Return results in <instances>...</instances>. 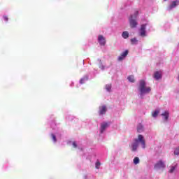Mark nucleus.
Listing matches in <instances>:
<instances>
[{
	"label": "nucleus",
	"instance_id": "1",
	"mask_svg": "<svg viewBox=\"0 0 179 179\" xmlns=\"http://www.w3.org/2000/svg\"><path fill=\"white\" fill-rule=\"evenodd\" d=\"M138 90L141 96H143V94H148L152 92V88L150 87H146V82L145 80H141L139 81Z\"/></svg>",
	"mask_w": 179,
	"mask_h": 179
},
{
	"label": "nucleus",
	"instance_id": "2",
	"mask_svg": "<svg viewBox=\"0 0 179 179\" xmlns=\"http://www.w3.org/2000/svg\"><path fill=\"white\" fill-rule=\"evenodd\" d=\"M138 15H139V11L136 10L134 14L131 15L129 19V24L131 29H135V27L138 26V22H136V17H138Z\"/></svg>",
	"mask_w": 179,
	"mask_h": 179
},
{
	"label": "nucleus",
	"instance_id": "3",
	"mask_svg": "<svg viewBox=\"0 0 179 179\" xmlns=\"http://www.w3.org/2000/svg\"><path fill=\"white\" fill-rule=\"evenodd\" d=\"M135 141H138V143L141 144L143 149H145L146 148V141H145V137L142 136V134H139L138 136V138H136Z\"/></svg>",
	"mask_w": 179,
	"mask_h": 179
},
{
	"label": "nucleus",
	"instance_id": "4",
	"mask_svg": "<svg viewBox=\"0 0 179 179\" xmlns=\"http://www.w3.org/2000/svg\"><path fill=\"white\" fill-rule=\"evenodd\" d=\"M155 169L160 170V169H166V164L162 160L158 161L154 166Z\"/></svg>",
	"mask_w": 179,
	"mask_h": 179
},
{
	"label": "nucleus",
	"instance_id": "5",
	"mask_svg": "<svg viewBox=\"0 0 179 179\" xmlns=\"http://www.w3.org/2000/svg\"><path fill=\"white\" fill-rule=\"evenodd\" d=\"M140 36L146 37V24H142L140 28Z\"/></svg>",
	"mask_w": 179,
	"mask_h": 179
},
{
	"label": "nucleus",
	"instance_id": "6",
	"mask_svg": "<svg viewBox=\"0 0 179 179\" xmlns=\"http://www.w3.org/2000/svg\"><path fill=\"white\" fill-rule=\"evenodd\" d=\"M138 146H139V143H138V140H134V142L132 143L131 145L132 152H136V149H138Z\"/></svg>",
	"mask_w": 179,
	"mask_h": 179
},
{
	"label": "nucleus",
	"instance_id": "7",
	"mask_svg": "<svg viewBox=\"0 0 179 179\" xmlns=\"http://www.w3.org/2000/svg\"><path fill=\"white\" fill-rule=\"evenodd\" d=\"M98 41L100 45H106V38L104 36H103V35H99Z\"/></svg>",
	"mask_w": 179,
	"mask_h": 179
},
{
	"label": "nucleus",
	"instance_id": "8",
	"mask_svg": "<svg viewBox=\"0 0 179 179\" xmlns=\"http://www.w3.org/2000/svg\"><path fill=\"white\" fill-rule=\"evenodd\" d=\"M128 50H125L124 52H122L119 57H118V61H122L125 59V57L128 55Z\"/></svg>",
	"mask_w": 179,
	"mask_h": 179
},
{
	"label": "nucleus",
	"instance_id": "9",
	"mask_svg": "<svg viewBox=\"0 0 179 179\" xmlns=\"http://www.w3.org/2000/svg\"><path fill=\"white\" fill-rule=\"evenodd\" d=\"M107 112V107L106 106H100L99 107V114L101 115H103V114H106Z\"/></svg>",
	"mask_w": 179,
	"mask_h": 179
},
{
	"label": "nucleus",
	"instance_id": "10",
	"mask_svg": "<svg viewBox=\"0 0 179 179\" xmlns=\"http://www.w3.org/2000/svg\"><path fill=\"white\" fill-rule=\"evenodd\" d=\"M153 78L156 79V80H159V79H162V72L156 71L154 73Z\"/></svg>",
	"mask_w": 179,
	"mask_h": 179
},
{
	"label": "nucleus",
	"instance_id": "11",
	"mask_svg": "<svg viewBox=\"0 0 179 179\" xmlns=\"http://www.w3.org/2000/svg\"><path fill=\"white\" fill-rule=\"evenodd\" d=\"M107 127H108V124L107 123H102L101 124V134H103V132L106 131V128H107Z\"/></svg>",
	"mask_w": 179,
	"mask_h": 179
},
{
	"label": "nucleus",
	"instance_id": "12",
	"mask_svg": "<svg viewBox=\"0 0 179 179\" xmlns=\"http://www.w3.org/2000/svg\"><path fill=\"white\" fill-rule=\"evenodd\" d=\"M137 132H143V125L142 124H138L137 126Z\"/></svg>",
	"mask_w": 179,
	"mask_h": 179
},
{
	"label": "nucleus",
	"instance_id": "13",
	"mask_svg": "<svg viewBox=\"0 0 179 179\" xmlns=\"http://www.w3.org/2000/svg\"><path fill=\"white\" fill-rule=\"evenodd\" d=\"M162 117H164L165 121H167L169 120V115H170V113L169 111H165L164 113L162 114Z\"/></svg>",
	"mask_w": 179,
	"mask_h": 179
},
{
	"label": "nucleus",
	"instance_id": "14",
	"mask_svg": "<svg viewBox=\"0 0 179 179\" xmlns=\"http://www.w3.org/2000/svg\"><path fill=\"white\" fill-rule=\"evenodd\" d=\"M178 1H172V3L169 6V9L171 10V9L176 8L177 6Z\"/></svg>",
	"mask_w": 179,
	"mask_h": 179
},
{
	"label": "nucleus",
	"instance_id": "15",
	"mask_svg": "<svg viewBox=\"0 0 179 179\" xmlns=\"http://www.w3.org/2000/svg\"><path fill=\"white\" fill-rule=\"evenodd\" d=\"M129 82H131V83H134L135 82V77L134 75L129 76L127 78Z\"/></svg>",
	"mask_w": 179,
	"mask_h": 179
},
{
	"label": "nucleus",
	"instance_id": "16",
	"mask_svg": "<svg viewBox=\"0 0 179 179\" xmlns=\"http://www.w3.org/2000/svg\"><path fill=\"white\" fill-rule=\"evenodd\" d=\"M122 36L123 37V38H128L129 37V34L128 33V31H124L122 34Z\"/></svg>",
	"mask_w": 179,
	"mask_h": 179
},
{
	"label": "nucleus",
	"instance_id": "17",
	"mask_svg": "<svg viewBox=\"0 0 179 179\" xmlns=\"http://www.w3.org/2000/svg\"><path fill=\"white\" fill-rule=\"evenodd\" d=\"M134 164H139V157H134Z\"/></svg>",
	"mask_w": 179,
	"mask_h": 179
},
{
	"label": "nucleus",
	"instance_id": "18",
	"mask_svg": "<svg viewBox=\"0 0 179 179\" xmlns=\"http://www.w3.org/2000/svg\"><path fill=\"white\" fill-rule=\"evenodd\" d=\"M106 89L108 92H110L111 91V84L106 85Z\"/></svg>",
	"mask_w": 179,
	"mask_h": 179
},
{
	"label": "nucleus",
	"instance_id": "19",
	"mask_svg": "<svg viewBox=\"0 0 179 179\" xmlns=\"http://www.w3.org/2000/svg\"><path fill=\"white\" fill-rule=\"evenodd\" d=\"M159 113H160V111H159V110H155V111L152 113V117H157V115H159Z\"/></svg>",
	"mask_w": 179,
	"mask_h": 179
},
{
	"label": "nucleus",
	"instance_id": "20",
	"mask_svg": "<svg viewBox=\"0 0 179 179\" xmlns=\"http://www.w3.org/2000/svg\"><path fill=\"white\" fill-rule=\"evenodd\" d=\"M176 166H171L170 170H169V173H174V171L176 170Z\"/></svg>",
	"mask_w": 179,
	"mask_h": 179
},
{
	"label": "nucleus",
	"instance_id": "21",
	"mask_svg": "<svg viewBox=\"0 0 179 179\" xmlns=\"http://www.w3.org/2000/svg\"><path fill=\"white\" fill-rule=\"evenodd\" d=\"M131 43L132 44H136V43H138V40H136V38H132L131 40Z\"/></svg>",
	"mask_w": 179,
	"mask_h": 179
},
{
	"label": "nucleus",
	"instance_id": "22",
	"mask_svg": "<svg viewBox=\"0 0 179 179\" xmlns=\"http://www.w3.org/2000/svg\"><path fill=\"white\" fill-rule=\"evenodd\" d=\"M101 163H100V162H96V169H99L100 168V166H101Z\"/></svg>",
	"mask_w": 179,
	"mask_h": 179
},
{
	"label": "nucleus",
	"instance_id": "23",
	"mask_svg": "<svg viewBox=\"0 0 179 179\" xmlns=\"http://www.w3.org/2000/svg\"><path fill=\"white\" fill-rule=\"evenodd\" d=\"M85 80H86V78H82V79L80 80V85H83V83H85Z\"/></svg>",
	"mask_w": 179,
	"mask_h": 179
},
{
	"label": "nucleus",
	"instance_id": "24",
	"mask_svg": "<svg viewBox=\"0 0 179 179\" xmlns=\"http://www.w3.org/2000/svg\"><path fill=\"white\" fill-rule=\"evenodd\" d=\"M52 138L53 139L54 142H57V137L54 134H52Z\"/></svg>",
	"mask_w": 179,
	"mask_h": 179
},
{
	"label": "nucleus",
	"instance_id": "25",
	"mask_svg": "<svg viewBox=\"0 0 179 179\" xmlns=\"http://www.w3.org/2000/svg\"><path fill=\"white\" fill-rule=\"evenodd\" d=\"M3 20H5V22H8V20H9V18L8 17V16L4 15L3 16Z\"/></svg>",
	"mask_w": 179,
	"mask_h": 179
},
{
	"label": "nucleus",
	"instance_id": "26",
	"mask_svg": "<svg viewBox=\"0 0 179 179\" xmlns=\"http://www.w3.org/2000/svg\"><path fill=\"white\" fill-rule=\"evenodd\" d=\"M73 148H78V145H76V142H73Z\"/></svg>",
	"mask_w": 179,
	"mask_h": 179
},
{
	"label": "nucleus",
	"instance_id": "27",
	"mask_svg": "<svg viewBox=\"0 0 179 179\" xmlns=\"http://www.w3.org/2000/svg\"><path fill=\"white\" fill-rule=\"evenodd\" d=\"M164 1H167V0H164Z\"/></svg>",
	"mask_w": 179,
	"mask_h": 179
}]
</instances>
